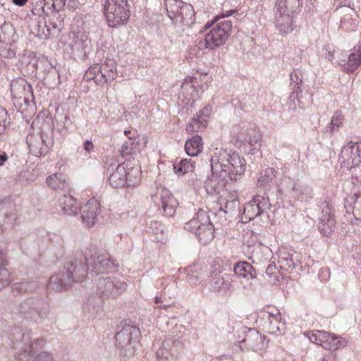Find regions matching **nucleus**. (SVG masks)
Wrapping results in <instances>:
<instances>
[{"instance_id":"obj_7","label":"nucleus","mask_w":361,"mask_h":361,"mask_svg":"<svg viewBox=\"0 0 361 361\" xmlns=\"http://www.w3.org/2000/svg\"><path fill=\"white\" fill-rule=\"evenodd\" d=\"M104 13L108 25L119 27L126 25L130 17V8L127 0H106Z\"/></svg>"},{"instance_id":"obj_21","label":"nucleus","mask_w":361,"mask_h":361,"mask_svg":"<svg viewBox=\"0 0 361 361\" xmlns=\"http://www.w3.org/2000/svg\"><path fill=\"white\" fill-rule=\"evenodd\" d=\"M340 157L343 161H347L351 166H357L361 162V149L356 144H351L342 149Z\"/></svg>"},{"instance_id":"obj_49","label":"nucleus","mask_w":361,"mask_h":361,"mask_svg":"<svg viewBox=\"0 0 361 361\" xmlns=\"http://www.w3.org/2000/svg\"><path fill=\"white\" fill-rule=\"evenodd\" d=\"M157 356L163 361H173V358L171 354L165 348V347L160 348L157 352Z\"/></svg>"},{"instance_id":"obj_18","label":"nucleus","mask_w":361,"mask_h":361,"mask_svg":"<svg viewBox=\"0 0 361 361\" xmlns=\"http://www.w3.org/2000/svg\"><path fill=\"white\" fill-rule=\"evenodd\" d=\"M275 25L281 35L290 33L295 27L293 24L294 14L288 13L274 9Z\"/></svg>"},{"instance_id":"obj_30","label":"nucleus","mask_w":361,"mask_h":361,"mask_svg":"<svg viewBox=\"0 0 361 361\" xmlns=\"http://www.w3.org/2000/svg\"><path fill=\"white\" fill-rule=\"evenodd\" d=\"M26 142L27 143L30 152L35 157H39L44 154V146L42 143V137L39 134H32L27 136Z\"/></svg>"},{"instance_id":"obj_27","label":"nucleus","mask_w":361,"mask_h":361,"mask_svg":"<svg viewBox=\"0 0 361 361\" xmlns=\"http://www.w3.org/2000/svg\"><path fill=\"white\" fill-rule=\"evenodd\" d=\"M233 270L235 275L247 279V281L255 279L257 276V273L254 267L250 263L246 262H239L235 263Z\"/></svg>"},{"instance_id":"obj_33","label":"nucleus","mask_w":361,"mask_h":361,"mask_svg":"<svg viewBox=\"0 0 361 361\" xmlns=\"http://www.w3.org/2000/svg\"><path fill=\"white\" fill-rule=\"evenodd\" d=\"M194 169V162L190 159H183L179 162L173 164L174 172L178 176L192 173ZM192 175L193 173H191V176Z\"/></svg>"},{"instance_id":"obj_15","label":"nucleus","mask_w":361,"mask_h":361,"mask_svg":"<svg viewBox=\"0 0 361 361\" xmlns=\"http://www.w3.org/2000/svg\"><path fill=\"white\" fill-rule=\"evenodd\" d=\"M109 182L112 188H120L125 185L130 186L133 184L128 178L126 170L123 164H111L107 168Z\"/></svg>"},{"instance_id":"obj_45","label":"nucleus","mask_w":361,"mask_h":361,"mask_svg":"<svg viewBox=\"0 0 361 361\" xmlns=\"http://www.w3.org/2000/svg\"><path fill=\"white\" fill-rule=\"evenodd\" d=\"M12 279L9 271L4 267H0V288L8 286Z\"/></svg>"},{"instance_id":"obj_3","label":"nucleus","mask_w":361,"mask_h":361,"mask_svg":"<svg viewBox=\"0 0 361 361\" xmlns=\"http://www.w3.org/2000/svg\"><path fill=\"white\" fill-rule=\"evenodd\" d=\"M204 30L211 28L204 36L206 48L214 49L224 44L231 31L232 22L224 16H216L204 25Z\"/></svg>"},{"instance_id":"obj_22","label":"nucleus","mask_w":361,"mask_h":361,"mask_svg":"<svg viewBox=\"0 0 361 361\" xmlns=\"http://www.w3.org/2000/svg\"><path fill=\"white\" fill-rule=\"evenodd\" d=\"M290 80L293 83H295L293 87V91L290 94V99L293 102L294 108L296 106L295 100H297L299 107L303 109L304 102L301 100V97L299 96V94L301 93V88L300 85L303 83V77L302 73L299 70H294V71L290 74Z\"/></svg>"},{"instance_id":"obj_25","label":"nucleus","mask_w":361,"mask_h":361,"mask_svg":"<svg viewBox=\"0 0 361 361\" xmlns=\"http://www.w3.org/2000/svg\"><path fill=\"white\" fill-rule=\"evenodd\" d=\"M11 91L13 97L17 98L25 97L29 93L32 94L31 85L21 78L11 82Z\"/></svg>"},{"instance_id":"obj_56","label":"nucleus","mask_w":361,"mask_h":361,"mask_svg":"<svg viewBox=\"0 0 361 361\" xmlns=\"http://www.w3.org/2000/svg\"><path fill=\"white\" fill-rule=\"evenodd\" d=\"M211 108L209 106H205L203 109H202L197 116L201 119H207V117L209 116L211 114Z\"/></svg>"},{"instance_id":"obj_9","label":"nucleus","mask_w":361,"mask_h":361,"mask_svg":"<svg viewBox=\"0 0 361 361\" xmlns=\"http://www.w3.org/2000/svg\"><path fill=\"white\" fill-rule=\"evenodd\" d=\"M97 293L102 298H116L127 289V283L114 276H99L95 280Z\"/></svg>"},{"instance_id":"obj_50","label":"nucleus","mask_w":361,"mask_h":361,"mask_svg":"<svg viewBox=\"0 0 361 361\" xmlns=\"http://www.w3.org/2000/svg\"><path fill=\"white\" fill-rule=\"evenodd\" d=\"M42 137V143L44 146V154L47 153L49 149H50L54 145V139L46 134H39Z\"/></svg>"},{"instance_id":"obj_61","label":"nucleus","mask_w":361,"mask_h":361,"mask_svg":"<svg viewBox=\"0 0 361 361\" xmlns=\"http://www.w3.org/2000/svg\"><path fill=\"white\" fill-rule=\"evenodd\" d=\"M325 57L327 60H329L333 63L335 62V61H334V60L335 59L334 56V53H332L331 51L326 49V53L325 54Z\"/></svg>"},{"instance_id":"obj_23","label":"nucleus","mask_w":361,"mask_h":361,"mask_svg":"<svg viewBox=\"0 0 361 361\" xmlns=\"http://www.w3.org/2000/svg\"><path fill=\"white\" fill-rule=\"evenodd\" d=\"M302 6V0H276L274 9L295 15L301 11Z\"/></svg>"},{"instance_id":"obj_54","label":"nucleus","mask_w":361,"mask_h":361,"mask_svg":"<svg viewBox=\"0 0 361 361\" xmlns=\"http://www.w3.org/2000/svg\"><path fill=\"white\" fill-rule=\"evenodd\" d=\"M33 361H54L52 355L47 352L38 354Z\"/></svg>"},{"instance_id":"obj_1","label":"nucleus","mask_w":361,"mask_h":361,"mask_svg":"<svg viewBox=\"0 0 361 361\" xmlns=\"http://www.w3.org/2000/svg\"><path fill=\"white\" fill-rule=\"evenodd\" d=\"M118 265L115 259L94 253L87 257L81 251L68 256L63 268L49 279L48 288L61 291L69 288L73 283L81 282L87 276L111 271Z\"/></svg>"},{"instance_id":"obj_8","label":"nucleus","mask_w":361,"mask_h":361,"mask_svg":"<svg viewBox=\"0 0 361 361\" xmlns=\"http://www.w3.org/2000/svg\"><path fill=\"white\" fill-rule=\"evenodd\" d=\"M140 336V331L138 328L125 324L116 335V346L120 349L121 355L126 357L134 355Z\"/></svg>"},{"instance_id":"obj_51","label":"nucleus","mask_w":361,"mask_h":361,"mask_svg":"<svg viewBox=\"0 0 361 361\" xmlns=\"http://www.w3.org/2000/svg\"><path fill=\"white\" fill-rule=\"evenodd\" d=\"M320 207L322 209V213L321 216H327V215L330 216H333L334 209L332 207V205L328 201H324L323 202H322Z\"/></svg>"},{"instance_id":"obj_19","label":"nucleus","mask_w":361,"mask_h":361,"mask_svg":"<svg viewBox=\"0 0 361 361\" xmlns=\"http://www.w3.org/2000/svg\"><path fill=\"white\" fill-rule=\"evenodd\" d=\"M100 209V204L95 198L90 199L82 208V220L87 227L92 226Z\"/></svg>"},{"instance_id":"obj_5","label":"nucleus","mask_w":361,"mask_h":361,"mask_svg":"<svg viewBox=\"0 0 361 361\" xmlns=\"http://www.w3.org/2000/svg\"><path fill=\"white\" fill-rule=\"evenodd\" d=\"M164 7L173 24L190 26L195 23V11L191 4L181 0H164Z\"/></svg>"},{"instance_id":"obj_63","label":"nucleus","mask_w":361,"mask_h":361,"mask_svg":"<svg viewBox=\"0 0 361 361\" xmlns=\"http://www.w3.org/2000/svg\"><path fill=\"white\" fill-rule=\"evenodd\" d=\"M212 183V180H211L208 184H207V186L206 188V190L207 191V192L210 193V194H212L213 192H214L216 191V189L214 188H212L211 189L209 188V183Z\"/></svg>"},{"instance_id":"obj_59","label":"nucleus","mask_w":361,"mask_h":361,"mask_svg":"<svg viewBox=\"0 0 361 361\" xmlns=\"http://www.w3.org/2000/svg\"><path fill=\"white\" fill-rule=\"evenodd\" d=\"M7 263V257L4 251L0 250V267H4Z\"/></svg>"},{"instance_id":"obj_35","label":"nucleus","mask_w":361,"mask_h":361,"mask_svg":"<svg viewBox=\"0 0 361 361\" xmlns=\"http://www.w3.org/2000/svg\"><path fill=\"white\" fill-rule=\"evenodd\" d=\"M139 141L136 140L135 136H129L128 140L123 142L120 149L121 155L125 157L135 153Z\"/></svg>"},{"instance_id":"obj_40","label":"nucleus","mask_w":361,"mask_h":361,"mask_svg":"<svg viewBox=\"0 0 361 361\" xmlns=\"http://www.w3.org/2000/svg\"><path fill=\"white\" fill-rule=\"evenodd\" d=\"M207 119H201L197 116L193 117L192 121L187 126L186 131L188 133H194L204 129L207 126Z\"/></svg>"},{"instance_id":"obj_12","label":"nucleus","mask_w":361,"mask_h":361,"mask_svg":"<svg viewBox=\"0 0 361 361\" xmlns=\"http://www.w3.org/2000/svg\"><path fill=\"white\" fill-rule=\"evenodd\" d=\"M207 284L211 291L221 296L230 295L234 290L229 276L221 274V271L212 274Z\"/></svg>"},{"instance_id":"obj_62","label":"nucleus","mask_w":361,"mask_h":361,"mask_svg":"<svg viewBox=\"0 0 361 361\" xmlns=\"http://www.w3.org/2000/svg\"><path fill=\"white\" fill-rule=\"evenodd\" d=\"M27 0H13L14 4L18 6H23L27 3Z\"/></svg>"},{"instance_id":"obj_46","label":"nucleus","mask_w":361,"mask_h":361,"mask_svg":"<svg viewBox=\"0 0 361 361\" xmlns=\"http://www.w3.org/2000/svg\"><path fill=\"white\" fill-rule=\"evenodd\" d=\"M266 274L270 278L273 283L279 281V271L277 269L276 265L274 264H269L266 269Z\"/></svg>"},{"instance_id":"obj_31","label":"nucleus","mask_w":361,"mask_h":361,"mask_svg":"<svg viewBox=\"0 0 361 361\" xmlns=\"http://www.w3.org/2000/svg\"><path fill=\"white\" fill-rule=\"evenodd\" d=\"M48 186L54 190H66L68 186V182L66 175L62 173H56L47 178Z\"/></svg>"},{"instance_id":"obj_16","label":"nucleus","mask_w":361,"mask_h":361,"mask_svg":"<svg viewBox=\"0 0 361 361\" xmlns=\"http://www.w3.org/2000/svg\"><path fill=\"white\" fill-rule=\"evenodd\" d=\"M240 348L243 350L258 351L265 345V336L255 329H248L243 339L240 342Z\"/></svg>"},{"instance_id":"obj_32","label":"nucleus","mask_w":361,"mask_h":361,"mask_svg":"<svg viewBox=\"0 0 361 361\" xmlns=\"http://www.w3.org/2000/svg\"><path fill=\"white\" fill-rule=\"evenodd\" d=\"M319 229L321 233L325 236H329L335 230L336 220L334 216H324L319 217Z\"/></svg>"},{"instance_id":"obj_17","label":"nucleus","mask_w":361,"mask_h":361,"mask_svg":"<svg viewBox=\"0 0 361 361\" xmlns=\"http://www.w3.org/2000/svg\"><path fill=\"white\" fill-rule=\"evenodd\" d=\"M17 214L16 205L11 201L0 202V224L5 229L13 228L16 225Z\"/></svg>"},{"instance_id":"obj_52","label":"nucleus","mask_w":361,"mask_h":361,"mask_svg":"<svg viewBox=\"0 0 361 361\" xmlns=\"http://www.w3.org/2000/svg\"><path fill=\"white\" fill-rule=\"evenodd\" d=\"M245 142H247L251 148V151L259 149L261 147V143L259 142V136L257 135H255L252 137H250L248 140H245Z\"/></svg>"},{"instance_id":"obj_44","label":"nucleus","mask_w":361,"mask_h":361,"mask_svg":"<svg viewBox=\"0 0 361 361\" xmlns=\"http://www.w3.org/2000/svg\"><path fill=\"white\" fill-rule=\"evenodd\" d=\"M99 71L100 70L99 69V64L92 66L85 72L84 75V78L87 81L94 80L96 84L97 85V78H100L99 73Z\"/></svg>"},{"instance_id":"obj_42","label":"nucleus","mask_w":361,"mask_h":361,"mask_svg":"<svg viewBox=\"0 0 361 361\" xmlns=\"http://www.w3.org/2000/svg\"><path fill=\"white\" fill-rule=\"evenodd\" d=\"M351 202L347 200V203H353V214L358 219H361V192L355 193L350 197Z\"/></svg>"},{"instance_id":"obj_36","label":"nucleus","mask_w":361,"mask_h":361,"mask_svg":"<svg viewBox=\"0 0 361 361\" xmlns=\"http://www.w3.org/2000/svg\"><path fill=\"white\" fill-rule=\"evenodd\" d=\"M72 48L80 51L88 47V36L84 32H77L73 33V37L71 42Z\"/></svg>"},{"instance_id":"obj_41","label":"nucleus","mask_w":361,"mask_h":361,"mask_svg":"<svg viewBox=\"0 0 361 361\" xmlns=\"http://www.w3.org/2000/svg\"><path fill=\"white\" fill-rule=\"evenodd\" d=\"M343 117L341 111H337L332 116L331 123L326 127V133H332L337 130L343 123Z\"/></svg>"},{"instance_id":"obj_14","label":"nucleus","mask_w":361,"mask_h":361,"mask_svg":"<svg viewBox=\"0 0 361 361\" xmlns=\"http://www.w3.org/2000/svg\"><path fill=\"white\" fill-rule=\"evenodd\" d=\"M152 198L166 216H173L175 214L178 203L169 190L161 188Z\"/></svg>"},{"instance_id":"obj_39","label":"nucleus","mask_w":361,"mask_h":361,"mask_svg":"<svg viewBox=\"0 0 361 361\" xmlns=\"http://www.w3.org/2000/svg\"><path fill=\"white\" fill-rule=\"evenodd\" d=\"M276 173L274 168L266 169L258 178V184L263 187L269 185L275 180Z\"/></svg>"},{"instance_id":"obj_60","label":"nucleus","mask_w":361,"mask_h":361,"mask_svg":"<svg viewBox=\"0 0 361 361\" xmlns=\"http://www.w3.org/2000/svg\"><path fill=\"white\" fill-rule=\"evenodd\" d=\"M169 281V279H159L157 281V286H164V290H166L167 286L169 284V283H168Z\"/></svg>"},{"instance_id":"obj_13","label":"nucleus","mask_w":361,"mask_h":361,"mask_svg":"<svg viewBox=\"0 0 361 361\" xmlns=\"http://www.w3.org/2000/svg\"><path fill=\"white\" fill-rule=\"evenodd\" d=\"M270 206L268 197L257 195L245 206L243 215L246 219L250 221L269 209Z\"/></svg>"},{"instance_id":"obj_10","label":"nucleus","mask_w":361,"mask_h":361,"mask_svg":"<svg viewBox=\"0 0 361 361\" xmlns=\"http://www.w3.org/2000/svg\"><path fill=\"white\" fill-rule=\"evenodd\" d=\"M257 322H259L271 334H281L285 330V322L281 314L272 306H266L258 313Z\"/></svg>"},{"instance_id":"obj_64","label":"nucleus","mask_w":361,"mask_h":361,"mask_svg":"<svg viewBox=\"0 0 361 361\" xmlns=\"http://www.w3.org/2000/svg\"><path fill=\"white\" fill-rule=\"evenodd\" d=\"M322 361H331V358L330 356H325Z\"/></svg>"},{"instance_id":"obj_29","label":"nucleus","mask_w":361,"mask_h":361,"mask_svg":"<svg viewBox=\"0 0 361 361\" xmlns=\"http://www.w3.org/2000/svg\"><path fill=\"white\" fill-rule=\"evenodd\" d=\"M361 65V42L353 47L349 54L348 66L344 67V71L353 73Z\"/></svg>"},{"instance_id":"obj_11","label":"nucleus","mask_w":361,"mask_h":361,"mask_svg":"<svg viewBox=\"0 0 361 361\" xmlns=\"http://www.w3.org/2000/svg\"><path fill=\"white\" fill-rule=\"evenodd\" d=\"M13 337L16 339L15 348H19L23 351V356L26 358L27 355L35 354L44 345V340L35 338L32 340L30 332H23L18 328H14Z\"/></svg>"},{"instance_id":"obj_28","label":"nucleus","mask_w":361,"mask_h":361,"mask_svg":"<svg viewBox=\"0 0 361 361\" xmlns=\"http://www.w3.org/2000/svg\"><path fill=\"white\" fill-rule=\"evenodd\" d=\"M186 153L190 157L197 156L202 152L203 142L202 137L196 135L186 140L185 144Z\"/></svg>"},{"instance_id":"obj_6","label":"nucleus","mask_w":361,"mask_h":361,"mask_svg":"<svg viewBox=\"0 0 361 361\" xmlns=\"http://www.w3.org/2000/svg\"><path fill=\"white\" fill-rule=\"evenodd\" d=\"M184 228L193 232L204 245H207L214 238V225L207 212L203 209H199L195 217L185 224Z\"/></svg>"},{"instance_id":"obj_34","label":"nucleus","mask_w":361,"mask_h":361,"mask_svg":"<svg viewBox=\"0 0 361 361\" xmlns=\"http://www.w3.org/2000/svg\"><path fill=\"white\" fill-rule=\"evenodd\" d=\"M38 287L36 281H23L15 283L12 286V293L14 295L23 293H30L35 290Z\"/></svg>"},{"instance_id":"obj_2","label":"nucleus","mask_w":361,"mask_h":361,"mask_svg":"<svg viewBox=\"0 0 361 361\" xmlns=\"http://www.w3.org/2000/svg\"><path fill=\"white\" fill-rule=\"evenodd\" d=\"M210 161L213 175H219L223 180H235L245 171V159L236 152L231 154L221 149L214 153Z\"/></svg>"},{"instance_id":"obj_37","label":"nucleus","mask_w":361,"mask_h":361,"mask_svg":"<svg viewBox=\"0 0 361 361\" xmlns=\"http://www.w3.org/2000/svg\"><path fill=\"white\" fill-rule=\"evenodd\" d=\"M346 345V341L334 334H329L326 343H324V348L329 350H336Z\"/></svg>"},{"instance_id":"obj_4","label":"nucleus","mask_w":361,"mask_h":361,"mask_svg":"<svg viewBox=\"0 0 361 361\" xmlns=\"http://www.w3.org/2000/svg\"><path fill=\"white\" fill-rule=\"evenodd\" d=\"M12 312L16 317L38 322L47 317L48 305L41 299L30 298L19 302Z\"/></svg>"},{"instance_id":"obj_26","label":"nucleus","mask_w":361,"mask_h":361,"mask_svg":"<svg viewBox=\"0 0 361 361\" xmlns=\"http://www.w3.org/2000/svg\"><path fill=\"white\" fill-rule=\"evenodd\" d=\"M295 252L293 250H281L279 251V263L281 269L286 271L293 269L298 264V259L296 258Z\"/></svg>"},{"instance_id":"obj_57","label":"nucleus","mask_w":361,"mask_h":361,"mask_svg":"<svg viewBox=\"0 0 361 361\" xmlns=\"http://www.w3.org/2000/svg\"><path fill=\"white\" fill-rule=\"evenodd\" d=\"M93 147H94V145L91 140H87L83 143V149L87 152H90L92 150Z\"/></svg>"},{"instance_id":"obj_38","label":"nucleus","mask_w":361,"mask_h":361,"mask_svg":"<svg viewBox=\"0 0 361 361\" xmlns=\"http://www.w3.org/2000/svg\"><path fill=\"white\" fill-rule=\"evenodd\" d=\"M329 333L326 331L316 330L308 331L305 334L312 343H314L324 348V343H326V339L329 338Z\"/></svg>"},{"instance_id":"obj_20","label":"nucleus","mask_w":361,"mask_h":361,"mask_svg":"<svg viewBox=\"0 0 361 361\" xmlns=\"http://www.w3.org/2000/svg\"><path fill=\"white\" fill-rule=\"evenodd\" d=\"M99 69L100 78H97L98 85L111 83L117 76L116 64L114 60H109L101 66L99 65Z\"/></svg>"},{"instance_id":"obj_24","label":"nucleus","mask_w":361,"mask_h":361,"mask_svg":"<svg viewBox=\"0 0 361 361\" xmlns=\"http://www.w3.org/2000/svg\"><path fill=\"white\" fill-rule=\"evenodd\" d=\"M59 204L63 212L68 215H75L80 209L77 200L71 195H64L59 199Z\"/></svg>"},{"instance_id":"obj_43","label":"nucleus","mask_w":361,"mask_h":361,"mask_svg":"<svg viewBox=\"0 0 361 361\" xmlns=\"http://www.w3.org/2000/svg\"><path fill=\"white\" fill-rule=\"evenodd\" d=\"M187 281L192 286H197L201 282V275L200 273L197 271L196 269V266L190 267L188 269Z\"/></svg>"},{"instance_id":"obj_48","label":"nucleus","mask_w":361,"mask_h":361,"mask_svg":"<svg viewBox=\"0 0 361 361\" xmlns=\"http://www.w3.org/2000/svg\"><path fill=\"white\" fill-rule=\"evenodd\" d=\"M84 310L85 311H88L89 314L90 316L96 317L99 312V311L102 310V307L99 305H94L92 300L90 299L88 300L87 302L85 305Z\"/></svg>"},{"instance_id":"obj_53","label":"nucleus","mask_w":361,"mask_h":361,"mask_svg":"<svg viewBox=\"0 0 361 361\" xmlns=\"http://www.w3.org/2000/svg\"><path fill=\"white\" fill-rule=\"evenodd\" d=\"M8 118V113L6 110L0 107V135L4 133L6 129V121Z\"/></svg>"},{"instance_id":"obj_55","label":"nucleus","mask_w":361,"mask_h":361,"mask_svg":"<svg viewBox=\"0 0 361 361\" xmlns=\"http://www.w3.org/2000/svg\"><path fill=\"white\" fill-rule=\"evenodd\" d=\"M349 54L347 52L342 51L338 56V60L335 59V63H338L341 66H348V60Z\"/></svg>"},{"instance_id":"obj_47","label":"nucleus","mask_w":361,"mask_h":361,"mask_svg":"<svg viewBox=\"0 0 361 361\" xmlns=\"http://www.w3.org/2000/svg\"><path fill=\"white\" fill-rule=\"evenodd\" d=\"M221 201L220 209L226 213L228 211L234 210V209L238 206V202L235 199H232L231 200L224 199Z\"/></svg>"},{"instance_id":"obj_58","label":"nucleus","mask_w":361,"mask_h":361,"mask_svg":"<svg viewBox=\"0 0 361 361\" xmlns=\"http://www.w3.org/2000/svg\"><path fill=\"white\" fill-rule=\"evenodd\" d=\"M8 159V154L5 152L0 150V166H4Z\"/></svg>"}]
</instances>
